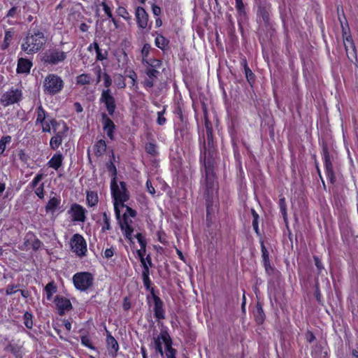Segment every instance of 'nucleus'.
I'll use <instances>...</instances> for the list:
<instances>
[{
	"label": "nucleus",
	"instance_id": "nucleus-58",
	"mask_svg": "<svg viewBox=\"0 0 358 358\" xmlns=\"http://www.w3.org/2000/svg\"><path fill=\"white\" fill-rule=\"evenodd\" d=\"M134 237L138 240V243H140L141 248L145 249L146 243L144 241L143 236L141 234L137 233L136 235H134Z\"/></svg>",
	"mask_w": 358,
	"mask_h": 358
},
{
	"label": "nucleus",
	"instance_id": "nucleus-31",
	"mask_svg": "<svg viewBox=\"0 0 358 358\" xmlns=\"http://www.w3.org/2000/svg\"><path fill=\"white\" fill-rule=\"evenodd\" d=\"M62 155H55L49 161L48 164L50 167L53 168L55 170H57L62 166Z\"/></svg>",
	"mask_w": 358,
	"mask_h": 358
},
{
	"label": "nucleus",
	"instance_id": "nucleus-11",
	"mask_svg": "<svg viewBox=\"0 0 358 358\" xmlns=\"http://www.w3.org/2000/svg\"><path fill=\"white\" fill-rule=\"evenodd\" d=\"M73 281L78 289L85 291L92 286L93 276L88 272L78 273L73 275Z\"/></svg>",
	"mask_w": 358,
	"mask_h": 358
},
{
	"label": "nucleus",
	"instance_id": "nucleus-25",
	"mask_svg": "<svg viewBox=\"0 0 358 358\" xmlns=\"http://www.w3.org/2000/svg\"><path fill=\"white\" fill-rule=\"evenodd\" d=\"M55 301L59 309V315L64 314V310H68L71 308L70 301L66 298L57 296Z\"/></svg>",
	"mask_w": 358,
	"mask_h": 358
},
{
	"label": "nucleus",
	"instance_id": "nucleus-19",
	"mask_svg": "<svg viewBox=\"0 0 358 358\" xmlns=\"http://www.w3.org/2000/svg\"><path fill=\"white\" fill-rule=\"evenodd\" d=\"M69 212L72 213L74 221L84 222L85 220V210L79 204L74 203L71 206Z\"/></svg>",
	"mask_w": 358,
	"mask_h": 358
},
{
	"label": "nucleus",
	"instance_id": "nucleus-22",
	"mask_svg": "<svg viewBox=\"0 0 358 358\" xmlns=\"http://www.w3.org/2000/svg\"><path fill=\"white\" fill-rule=\"evenodd\" d=\"M136 22L141 28H145L148 25V15L145 9L138 7L136 10Z\"/></svg>",
	"mask_w": 358,
	"mask_h": 358
},
{
	"label": "nucleus",
	"instance_id": "nucleus-56",
	"mask_svg": "<svg viewBox=\"0 0 358 358\" xmlns=\"http://www.w3.org/2000/svg\"><path fill=\"white\" fill-rule=\"evenodd\" d=\"M165 113V108L162 111L158 112V124L159 125H163L166 123V120L164 117V114Z\"/></svg>",
	"mask_w": 358,
	"mask_h": 358
},
{
	"label": "nucleus",
	"instance_id": "nucleus-49",
	"mask_svg": "<svg viewBox=\"0 0 358 358\" xmlns=\"http://www.w3.org/2000/svg\"><path fill=\"white\" fill-rule=\"evenodd\" d=\"M263 265L265 268V272L267 275H271L275 272V268L271 266V262L264 264Z\"/></svg>",
	"mask_w": 358,
	"mask_h": 358
},
{
	"label": "nucleus",
	"instance_id": "nucleus-2",
	"mask_svg": "<svg viewBox=\"0 0 358 358\" xmlns=\"http://www.w3.org/2000/svg\"><path fill=\"white\" fill-rule=\"evenodd\" d=\"M138 255L141 257V263L143 266V280L144 286L145 287L146 289L150 290V295L147 296V300L148 303L150 306V308H152V311L155 317L157 318V294L155 293L154 287H150V280L149 278V268L147 265V262H148L149 265L151 266L152 263L151 260L149 256L146 257V259H145L143 257L142 252L141 250L138 251Z\"/></svg>",
	"mask_w": 358,
	"mask_h": 358
},
{
	"label": "nucleus",
	"instance_id": "nucleus-18",
	"mask_svg": "<svg viewBox=\"0 0 358 358\" xmlns=\"http://www.w3.org/2000/svg\"><path fill=\"white\" fill-rule=\"evenodd\" d=\"M241 65L244 69L245 76L248 83L250 87H252L256 82V76L248 66L247 59L245 57L241 59Z\"/></svg>",
	"mask_w": 358,
	"mask_h": 358
},
{
	"label": "nucleus",
	"instance_id": "nucleus-59",
	"mask_svg": "<svg viewBox=\"0 0 358 358\" xmlns=\"http://www.w3.org/2000/svg\"><path fill=\"white\" fill-rule=\"evenodd\" d=\"M43 187V183H41L39 187L35 188V193L40 199H42L44 196Z\"/></svg>",
	"mask_w": 358,
	"mask_h": 358
},
{
	"label": "nucleus",
	"instance_id": "nucleus-35",
	"mask_svg": "<svg viewBox=\"0 0 358 358\" xmlns=\"http://www.w3.org/2000/svg\"><path fill=\"white\" fill-rule=\"evenodd\" d=\"M62 135L59 133H57L55 136L52 137L50 139V146L52 149L55 150L59 148V146L62 144Z\"/></svg>",
	"mask_w": 358,
	"mask_h": 358
},
{
	"label": "nucleus",
	"instance_id": "nucleus-39",
	"mask_svg": "<svg viewBox=\"0 0 358 358\" xmlns=\"http://www.w3.org/2000/svg\"><path fill=\"white\" fill-rule=\"evenodd\" d=\"M236 9L239 16H243L246 15V10L243 0H235Z\"/></svg>",
	"mask_w": 358,
	"mask_h": 358
},
{
	"label": "nucleus",
	"instance_id": "nucleus-63",
	"mask_svg": "<svg viewBox=\"0 0 358 358\" xmlns=\"http://www.w3.org/2000/svg\"><path fill=\"white\" fill-rule=\"evenodd\" d=\"M116 83H117V86L119 87V88H124L125 87V83H124V78L122 76L119 75L117 78H116Z\"/></svg>",
	"mask_w": 358,
	"mask_h": 358
},
{
	"label": "nucleus",
	"instance_id": "nucleus-44",
	"mask_svg": "<svg viewBox=\"0 0 358 358\" xmlns=\"http://www.w3.org/2000/svg\"><path fill=\"white\" fill-rule=\"evenodd\" d=\"M45 119V112L44 109L40 106L38 108V115L36 119V122H40L41 124H43Z\"/></svg>",
	"mask_w": 358,
	"mask_h": 358
},
{
	"label": "nucleus",
	"instance_id": "nucleus-26",
	"mask_svg": "<svg viewBox=\"0 0 358 358\" xmlns=\"http://www.w3.org/2000/svg\"><path fill=\"white\" fill-rule=\"evenodd\" d=\"M108 335L106 338V343L108 350L110 354L112 355H115L117 352L119 350V345L117 341L115 339L113 336L110 335V334L107 331Z\"/></svg>",
	"mask_w": 358,
	"mask_h": 358
},
{
	"label": "nucleus",
	"instance_id": "nucleus-28",
	"mask_svg": "<svg viewBox=\"0 0 358 358\" xmlns=\"http://www.w3.org/2000/svg\"><path fill=\"white\" fill-rule=\"evenodd\" d=\"M326 345L324 344V341L323 343L317 342L311 347V352L310 355L313 358H316L320 356L322 353V351L325 350Z\"/></svg>",
	"mask_w": 358,
	"mask_h": 358
},
{
	"label": "nucleus",
	"instance_id": "nucleus-48",
	"mask_svg": "<svg viewBox=\"0 0 358 358\" xmlns=\"http://www.w3.org/2000/svg\"><path fill=\"white\" fill-rule=\"evenodd\" d=\"M313 259L315 262V265L317 267V273L320 274L324 269V266L317 256H313Z\"/></svg>",
	"mask_w": 358,
	"mask_h": 358
},
{
	"label": "nucleus",
	"instance_id": "nucleus-1",
	"mask_svg": "<svg viewBox=\"0 0 358 358\" xmlns=\"http://www.w3.org/2000/svg\"><path fill=\"white\" fill-rule=\"evenodd\" d=\"M216 155L217 150L206 149V140L204 138L203 141L200 140L199 162L204 168V170H201V172L204 173V198L207 212L209 211L210 208L213 205V192L217 185V177L215 172Z\"/></svg>",
	"mask_w": 358,
	"mask_h": 358
},
{
	"label": "nucleus",
	"instance_id": "nucleus-40",
	"mask_svg": "<svg viewBox=\"0 0 358 358\" xmlns=\"http://www.w3.org/2000/svg\"><path fill=\"white\" fill-rule=\"evenodd\" d=\"M13 35L14 32L12 31H6L3 43L2 44V49H6L9 46L13 39Z\"/></svg>",
	"mask_w": 358,
	"mask_h": 358
},
{
	"label": "nucleus",
	"instance_id": "nucleus-8",
	"mask_svg": "<svg viewBox=\"0 0 358 358\" xmlns=\"http://www.w3.org/2000/svg\"><path fill=\"white\" fill-rule=\"evenodd\" d=\"M174 134L176 141L185 145H189L192 140L193 141L190 123L174 126Z\"/></svg>",
	"mask_w": 358,
	"mask_h": 358
},
{
	"label": "nucleus",
	"instance_id": "nucleus-60",
	"mask_svg": "<svg viewBox=\"0 0 358 358\" xmlns=\"http://www.w3.org/2000/svg\"><path fill=\"white\" fill-rule=\"evenodd\" d=\"M81 343L83 345L91 348L94 349V346L91 344L90 340L87 336L81 337Z\"/></svg>",
	"mask_w": 358,
	"mask_h": 358
},
{
	"label": "nucleus",
	"instance_id": "nucleus-14",
	"mask_svg": "<svg viewBox=\"0 0 358 358\" xmlns=\"http://www.w3.org/2000/svg\"><path fill=\"white\" fill-rule=\"evenodd\" d=\"M71 247L73 251L80 257L85 255L87 252V244L83 237L76 234L71 240Z\"/></svg>",
	"mask_w": 358,
	"mask_h": 358
},
{
	"label": "nucleus",
	"instance_id": "nucleus-38",
	"mask_svg": "<svg viewBox=\"0 0 358 358\" xmlns=\"http://www.w3.org/2000/svg\"><path fill=\"white\" fill-rule=\"evenodd\" d=\"M87 200L90 206H94L98 203V196L94 192H89L87 194Z\"/></svg>",
	"mask_w": 358,
	"mask_h": 358
},
{
	"label": "nucleus",
	"instance_id": "nucleus-3",
	"mask_svg": "<svg viewBox=\"0 0 358 358\" xmlns=\"http://www.w3.org/2000/svg\"><path fill=\"white\" fill-rule=\"evenodd\" d=\"M341 13L343 15V19L341 17V14L339 11V8H338V20L340 21L341 30H342V36L343 38V43L345 49L346 51V54L348 57H349V54L352 55V57L357 59V50L352 39V37L350 32V27L348 25V22L344 14V11L343 8L341 9Z\"/></svg>",
	"mask_w": 358,
	"mask_h": 358
},
{
	"label": "nucleus",
	"instance_id": "nucleus-41",
	"mask_svg": "<svg viewBox=\"0 0 358 358\" xmlns=\"http://www.w3.org/2000/svg\"><path fill=\"white\" fill-rule=\"evenodd\" d=\"M45 291L47 294V299L50 300L52 297V294L56 292L57 287L55 285L54 282H49L45 287Z\"/></svg>",
	"mask_w": 358,
	"mask_h": 358
},
{
	"label": "nucleus",
	"instance_id": "nucleus-36",
	"mask_svg": "<svg viewBox=\"0 0 358 358\" xmlns=\"http://www.w3.org/2000/svg\"><path fill=\"white\" fill-rule=\"evenodd\" d=\"M260 245H261V251H262V263H263V264H266V263H268V262H270L269 252L267 250L263 240L260 241Z\"/></svg>",
	"mask_w": 358,
	"mask_h": 358
},
{
	"label": "nucleus",
	"instance_id": "nucleus-61",
	"mask_svg": "<svg viewBox=\"0 0 358 358\" xmlns=\"http://www.w3.org/2000/svg\"><path fill=\"white\" fill-rule=\"evenodd\" d=\"M103 80H104V86L107 89L112 84V79L110 78V76L105 73L103 74Z\"/></svg>",
	"mask_w": 358,
	"mask_h": 358
},
{
	"label": "nucleus",
	"instance_id": "nucleus-29",
	"mask_svg": "<svg viewBox=\"0 0 358 358\" xmlns=\"http://www.w3.org/2000/svg\"><path fill=\"white\" fill-rule=\"evenodd\" d=\"M270 10L265 6H259L258 9V15H259L266 25L270 23Z\"/></svg>",
	"mask_w": 358,
	"mask_h": 358
},
{
	"label": "nucleus",
	"instance_id": "nucleus-47",
	"mask_svg": "<svg viewBox=\"0 0 358 358\" xmlns=\"http://www.w3.org/2000/svg\"><path fill=\"white\" fill-rule=\"evenodd\" d=\"M164 318L163 301L158 297V322Z\"/></svg>",
	"mask_w": 358,
	"mask_h": 358
},
{
	"label": "nucleus",
	"instance_id": "nucleus-10",
	"mask_svg": "<svg viewBox=\"0 0 358 358\" xmlns=\"http://www.w3.org/2000/svg\"><path fill=\"white\" fill-rule=\"evenodd\" d=\"M173 113L175 115L173 119L174 126L190 123L188 119V113L182 101H178L174 103Z\"/></svg>",
	"mask_w": 358,
	"mask_h": 358
},
{
	"label": "nucleus",
	"instance_id": "nucleus-43",
	"mask_svg": "<svg viewBox=\"0 0 358 358\" xmlns=\"http://www.w3.org/2000/svg\"><path fill=\"white\" fill-rule=\"evenodd\" d=\"M77 83L80 85H86L90 83V76L87 74H82L77 77Z\"/></svg>",
	"mask_w": 358,
	"mask_h": 358
},
{
	"label": "nucleus",
	"instance_id": "nucleus-46",
	"mask_svg": "<svg viewBox=\"0 0 358 358\" xmlns=\"http://www.w3.org/2000/svg\"><path fill=\"white\" fill-rule=\"evenodd\" d=\"M10 136H4L0 140V155H2L6 150V145L10 141Z\"/></svg>",
	"mask_w": 358,
	"mask_h": 358
},
{
	"label": "nucleus",
	"instance_id": "nucleus-9",
	"mask_svg": "<svg viewBox=\"0 0 358 358\" xmlns=\"http://www.w3.org/2000/svg\"><path fill=\"white\" fill-rule=\"evenodd\" d=\"M44 91L50 94H55L61 91L63 87V81L55 74L48 75L43 83Z\"/></svg>",
	"mask_w": 358,
	"mask_h": 358
},
{
	"label": "nucleus",
	"instance_id": "nucleus-53",
	"mask_svg": "<svg viewBox=\"0 0 358 358\" xmlns=\"http://www.w3.org/2000/svg\"><path fill=\"white\" fill-rule=\"evenodd\" d=\"M315 297L320 304H322V296L319 288L318 284L316 285V289L314 293Z\"/></svg>",
	"mask_w": 358,
	"mask_h": 358
},
{
	"label": "nucleus",
	"instance_id": "nucleus-62",
	"mask_svg": "<svg viewBox=\"0 0 358 358\" xmlns=\"http://www.w3.org/2000/svg\"><path fill=\"white\" fill-rule=\"evenodd\" d=\"M8 350L9 351H10L16 357L20 356V350L18 347L13 346V345H9V346H8Z\"/></svg>",
	"mask_w": 358,
	"mask_h": 358
},
{
	"label": "nucleus",
	"instance_id": "nucleus-12",
	"mask_svg": "<svg viewBox=\"0 0 358 358\" xmlns=\"http://www.w3.org/2000/svg\"><path fill=\"white\" fill-rule=\"evenodd\" d=\"M173 341L166 329H161L158 335V354L164 357V351L174 350L172 347Z\"/></svg>",
	"mask_w": 358,
	"mask_h": 358
},
{
	"label": "nucleus",
	"instance_id": "nucleus-57",
	"mask_svg": "<svg viewBox=\"0 0 358 358\" xmlns=\"http://www.w3.org/2000/svg\"><path fill=\"white\" fill-rule=\"evenodd\" d=\"M93 45L96 46V52L97 59H99V60H103V59H105L106 57L105 55L101 54V49L99 48V46L98 43H94Z\"/></svg>",
	"mask_w": 358,
	"mask_h": 358
},
{
	"label": "nucleus",
	"instance_id": "nucleus-24",
	"mask_svg": "<svg viewBox=\"0 0 358 358\" xmlns=\"http://www.w3.org/2000/svg\"><path fill=\"white\" fill-rule=\"evenodd\" d=\"M32 66V62L27 59L20 58L17 62V72L18 73H28Z\"/></svg>",
	"mask_w": 358,
	"mask_h": 358
},
{
	"label": "nucleus",
	"instance_id": "nucleus-30",
	"mask_svg": "<svg viewBox=\"0 0 358 358\" xmlns=\"http://www.w3.org/2000/svg\"><path fill=\"white\" fill-rule=\"evenodd\" d=\"M250 212L252 216V224L253 229L257 236H260V231L259 228V215L254 208H251Z\"/></svg>",
	"mask_w": 358,
	"mask_h": 358
},
{
	"label": "nucleus",
	"instance_id": "nucleus-27",
	"mask_svg": "<svg viewBox=\"0 0 358 358\" xmlns=\"http://www.w3.org/2000/svg\"><path fill=\"white\" fill-rule=\"evenodd\" d=\"M278 206H279V208H280V212L283 217V220L286 224L288 231H289V234H291L290 230L289 229V225H288L287 203H286L285 198L283 196L280 197L279 201H278Z\"/></svg>",
	"mask_w": 358,
	"mask_h": 358
},
{
	"label": "nucleus",
	"instance_id": "nucleus-5",
	"mask_svg": "<svg viewBox=\"0 0 358 358\" xmlns=\"http://www.w3.org/2000/svg\"><path fill=\"white\" fill-rule=\"evenodd\" d=\"M120 187L117 184V181L115 178L111 180V192L113 196L115 199L114 208L117 219H120V211L119 206L123 203L124 201L129 199V194L126 189V183L124 182H120Z\"/></svg>",
	"mask_w": 358,
	"mask_h": 358
},
{
	"label": "nucleus",
	"instance_id": "nucleus-17",
	"mask_svg": "<svg viewBox=\"0 0 358 358\" xmlns=\"http://www.w3.org/2000/svg\"><path fill=\"white\" fill-rule=\"evenodd\" d=\"M158 48L163 52L164 58L169 59L172 55L170 40L162 34H158Z\"/></svg>",
	"mask_w": 358,
	"mask_h": 358
},
{
	"label": "nucleus",
	"instance_id": "nucleus-64",
	"mask_svg": "<svg viewBox=\"0 0 358 358\" xmlns=\"http://www.w3.org/2000/svg\"><path fill=\"white\" fill-rule=\"evenodd\" d=\"M101 6H103V9L105 11L107 16L110 18H112L113 14L110 7L105 2H102Z\"/></svg>",
	"mask_w": 358,
	"mask_h": 358
},
{
	"label": "nucleus",
	"instance_id": "nucleus-13",
	"mask_svg": "<svg viewBox=\"0 0 358 358\" xmlns=\"http://www.w3.org/2000/svg\"><path fill=\"white\" fill-rule=\"evenodd\" d=\"M66 57V52L57 49H52L48 50L43 53L42 60L45 63L57 64L59 62H63Z\"/></svg>",
	"mask_w": 358,
	"mask_h": 358
},
{
	"label": "nucleus",
	"instance_id": "nucleus-4",
	"mask_svg": "<svg viewBox=\"0 0 358 358\" xmlns=\"http://www.w3.org/2000/svg\"><path fill=\"white\" fill-rule=\"evenodd\" d=\"M45 39L43 33L39 31L29 33L22 44V49L27 54L37 52L45 44Z\"/></svg>",
	"mask_w": 358,
	"mask_h": 358
},
{
	"label": "nucleus",
	"instance_id": "nucleus-21",
	"mask_svg": "<svg viewBox=\"0 0 358 358\" xmlns=\"http://www.w3.org/2000/svg\"><path fill=\"white\" fill-rule=\"evenodd\" d=\"M101 117L103 130L106 131L107 136L110 139H113V131L115 128L113 122L108 117V115L106 113H102Z\"/></svg>",
	"mask_w": 358,
	"mask_h": 358
},
{
	"label": "nucleus",
	"instance_id": "nucleus-32",
	"mask_svg": "<svg viewBox=\"0 0 358 358\" xmlns=\"http://www.w3.org/2000/svg\"><path fill=\"white\" fill-rule=\"evenodd\" d=\"M106 150V144L103 140L99 141L94 145V152L96 156L102 155Z\"/></svg>",
	"mask_w": 358,
	"mask_h": 358
},
{
	"label": "nucleus",
	"instance_id": "nucleus-16",
	"mask_svg": "<svg viewBox=\"0 0 358 358\" xmlns=\"http://www.w3.org/2000/svg\"><path fill=\"white\" fill-rule=\"evenodd\" d=\"M21 96L22 94L20 90H12L8 92H6L2 95L1 98V102L4 106H7L19 101L21 98Z\"/></svg>",
	"mask_w": 358,
	"mask_h": 358
},
{
	"label": "nucleus",
	"instance_id": "nucleus-33",
	"mask_svg": "<svg viewBox=\"0 0 358 358\" xmlns=\"http://www.w3.org/2000/svg\"><path fill=\"white\" fill-rule=\"evenodd\" d=\"M60 203V200L58 199L56 197H52L50 198V199L49 200V201L48 202L46 206H45V209H46V211H52L54 212L56 208L58 207V206L59 205Z\"/></svg>",
	"mask_w": 358,
	"mask_h": 358
},
{
	"label": "nucleus",
	"instance_id": "nucleus-15",
	"mask_svg": "<svg viewBox=\"0 0 358 358\" xmlns=\"http://www.w3.org/2000/svg\"><path fill=\"white\" fill-rule=\"evenodd\" d=\"M100 102L104 103L106 110L110 115H113L116 108L115 99L113 96L110 90L106 89L101 92Z\"/></svg>",
	"mask_w": 358,
	"mask_h": 358
},
{
	"label": "nucleus",
	"instance_id": "nucleus-54",
	"mask_svg": "<svg viewBox=\"0 0 358 358\" xmlns=\"http://www.w3.org/2000/svg\"><path fill=\"white\" fill-rule=\"evenodd\" d=\"M176 353L177 351L176 349L164 351V357H162V358H176Z\"/></svg>",
	"mask_w": 358,
	"mask_h": 358
},
{
	"label": "nucleus",
	"instance_id": "nucleus-55",
	"mask_svg": "<svg viewBox=\"0 0 358 358\" xmlns=\"http://www.w3.org/2000/svg\"><path fill=\"white\" fill-rule=\"evenodd\" d=\"M43 174H37L36 177L34 178L31 183V187L32 188H36L39 183V182L43 179Z\"/></svg>",
	"mask_w": 358,
	"mask_h": 358
},
{
	"label": "nucleus",
	"instance_id": "nucleus-34",
	"mask_svg": "<svg viewBox=\"0 0 358 358\" xmlns=\"http://www.w3.org/2000/svg\"><path fill=\"white\" fill-rule=\"evenodd\" d=\"M202 109H203V112L204 124H205V127L206 129V133L208 132V131H213V127H212L211 122L208 120V117L207 107L204 103H203V104H202Z\"/></svg>",
	"mask_w": 358,
	"mask_h": 358
},
{
	"label": "nucleus",
	"instance_id": "nucleus-23",
	"mask_svg": "<svg viewBox=\"0 0 358 358\" xmlns=\"http://www.w3.org/2000/svg\"><path fill=\"white\" fill-rule=\"evenodd\" d=\"M254 320L257 324L262 325L264 324L266 315L262 308V303L258 301L256 304L255 309L253 311Z\"/></svg>",
	"mask_w": 358,
	"mask_h": 358
},
{
	"label": "nucleus",
	"instance_id": "nucleus-50",
	"mask_svg": "<svg viewBox=\"0 0 358 358\" xmlns=\"http://www.w3.org/2000/svg\"><path fill=\"white\" fill-rule=\"evenodd\" d=\"M18 287H19V285H8L6 289V294L11 295V294L17 292V291H19V289H17Z\"/></svg>",
	"mask_w": 358,
	"mask_h": 358
},
{
	"label": "nucleus",
	"instance_id": "nucleus-52",
	"mask_svg": "<svg viewBox=\"0 0 358 358\" xmlns=\"http://www.w3.org/2000/svg\"><path fill=\"white\" fill-rule=\"evenodd\" d=\"M305 338L308 343H312L315 340V336L313 331L307 330L305 334Z\"/></svg>",
	"mask_w": 358,
	"mask_h": 358
},
{
	"label": "nucleus",
	"instance_id": "nucleus-51",
	"mask_svg": "<svg viewBox=\"0 0 358 358\" xmlns=\"http://www.w3.org/2000/svg\"><path fill=\"white\" fill-rule=\"evenodd\" d=\"M106 167L108 171L112 173L113 178L116 179L117 169L114 164L112 162H110L109 163H107Z\"/></svg>",
	"mask_w": 358,
	"mask_h": 358
},
{
	"label": "nucleus",
	"instance_id": "nucleus-6",
	"mask_svg": "<svg viewBox=\"0 0 358 358\" xmlns=\"http://www.w3.org/2000/svg\"><path fill=\"white\" fill-rule=\"evenodd\" d=\"M321 155L327 178L330 183L334 184L336 182V176L332 164V157L330 155L327 143L325 142H322Z\"/></svg>",
	"mask_w": 358,
	"mask_h": 358
},
{
	"label": "nucleus",
	"instance_id": "nucleus-7",
	"mask_svg": "<svg viewBox=\"0 0 358 358\" xmlns=\"http://www.w3.org/2000/svg\"><path fill=\"white\" fill-rule=\"evenodd\" d=\"M119 206H121L122 208H125L126 211L123 215L122 220H119L120 226L122 229V230H124L125 236L127 238L129 239L131 243L132 242V234H133V229L130 227L129 222H131V220L129 219V217H134L136 215V213L134 210L131 209L129 206L124 205V203L120 204Z\"/></svg>",
	"mask_w": 358,
	"mask_h": 358
},
{
	"label": "nucleus",
	"instance_id": "nucleus-37",
	"mask_svg": "<svg viewBox=\"0 0 358 358\" xmlns=\"http://www.w3.org/2000/svg\"><path fill=\"white\" fill-rule=\"evenodd\" d=\"M206 149H213V150H217L214 139H213V131H208L206 134Z\"/></svg>",
	"mask_w": 358,
	"mask_h": 358
},
{
	"label": "nucleus",
	"instance_id": "nucleus-20",
	"mask_svg": "<svg viewBox=\"0 0 358 358\" xmlns=\"http://www.w3.org/2000/svg\"><path fill=\"white\" fill-rule=\"evenodd\" d=\"M155 68L156 65L147 62L145 71L148 78L144 81V85L147 87H152L154 85L152 78L157 76V70Z\"/></svg>",
	"mask_w": 358,
	"mask_h": 358
},
{
	"label": "nucleus",
	"instance_id": "nucleus-42",
	"mask_svg": "<svg viewBox=\"0 0 358 358\" xmlns=\"http://www.w3.org/2000/svg\"><path fill=\"white\" fill-rule=\"evenodd\" d=\"M24 324L28 329H31L33 327L32 315L26 312L23 316Z\"/></svg>",
	"mask_w": 358,
	"mask_h": 358
},
{
	"label": "nucleus",
	"instance_id": "nucleus-45",
	"mask_svg": "<svg viewBox=\"0 0 358 358\" xmlns=\"http://www.w3.org/2000/svg\"><path fill=\"white\" fill-rule=\"evenodd\" d=\"M151 49V47L149 44L146 43L144 45L141 53L143 55V61L144 63H145V66H147V62H149V61L147 60V57L148 56L149 52Z\"/></svg>",
	"mask_w": 358,
	"mask_h": 358
}]
</instances>
